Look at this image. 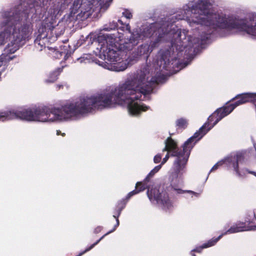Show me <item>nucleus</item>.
I'll use <instances>...</instances> for the list:
<instances>
[{
	"instance_id": "nucleus-27",
	"label": "nucleus",
	"mask_w": 256,
	"mask_h": 256,
	"mask_svg": "<svg viewBox=\"0 0 256 256\" xmlns=\"http://www.w3.org/2000/svg\"><path fill=\"white\" fill-rule=\"evenodd\" d=\"M250 95L251 97L250 102L256 104V93H250Z\"/></svg>"
},
{
	"instance_id": "nucleus-7",
	"label": "nucleus",
	"mask_w": 256,
	"mask_h": 256,
	"mask_svg": "<svg viewBox=\"0 0 256 256\" xmlns=\"http://www.w3.org/2000/svg\"><path fill=\"white\" fill-rule=\"evenodd\" d=\"M32 30V25L30 22L24 23L18 29L14 28L11 36L12 40L8 44L4 51L8 54L14 53L23 44V41L28 40Z\"/></svg>"
},
{
	"instance_id": "nucleus-41",
	"label": "nucleus",
	"mask_w": 256,
	"mask_h": 256,
	"mask_svg": "<svg viewBox=\"0 0 256 256\" xmlns=\"http://www.w3.org/2000/svg\"><path fill=\"white\" fill-rule=\"evenodd\" d=\"M135 41H136L135 40H134V42H132V43H134H134H135Z\"/></svg>"
},
{
	"instance_id": "nucleus-2",
	"label": "nucleus",
	"mask_w": 256,
	"mask_h": 256,
	"mask_svg": "<svg viewBox=\"0 0 256 256\" xmlns=\"http://www.w3.org/2000/svg\"><path fill=\"white\" fill-rule=\"evenodd\" d=\"M193 24H200L201 29L204 30L201 36L202 41L210 40L217 28L244 31L256 38V24L250 26L246 19L214 12L208 0H199L193 6Z\"/></svg>"
},
{
	"instance_id": "nucleus-33",
	"label": "nucleus",
	"mask_w": 256,
	"mask_h": 256,
	"mask_svg": "<svg viewBox=\"0 0 256 256\" xmlns=\"http://www.w3.org/2000/svg\"><path fill=\"white\" fill-rule=\"evenodd\" d=\"M165 151L168 152V154L170 152H171L169 148H168V146H166V144L164 148L162 150V152H165Z\"/></svg>"
},
{
	"instance_id": "nucleus-21",
	"label": "nucleus",
	"mask_w": 256,
	"mask_h": 256,
	"mask_svg": "<svg viewBox=\"0 0 256 256\" xmlns=\"http://www.w3.org/2000/svg\"><path fill=\"white\" fill-rule=\"evenodd\" d=\"M188 125V122L187 120L184 118H180L176 121V126L179 128L185 129L186 128Z\"/></svg>"
},
{
	"instance_id": "nucleus-30",
	"label": "nucleus",
	"mask_w": 256,
	"mask_h": 256,
	"mask_svg": "<svg viewBox=\"0 0 256 256\" xmlns=\"http://www.w3.org/2000/svg\"><path fill=\"white\" fill-rule=\"evenodd\" d=\"M169 157H170L169 154L167 153V154H166L165 157L163 158V160L161 162L162 164L163 165L164 164L167 162V160H168Z\"/></svg>"
},
{
	"instance_id": "nucleus-26",
	"label": "nucleus",
	"mask_w": 256,
	"mask_h": 256,
	"mask_svg": "<svg viewBox=\"0 0 256 256\" xmlns=\"http://www.w3.org/2000/svg\"><path fill=\"white\" fill-rule=\"evenodd\" d=\"M154 174H155L154 172L152 170L150 172V173L148 174V176H146V178H145V179L144 180V182H148L150 181V178H152L154 175Z\"/></svg>"
},
{
	"instance_id": "nucleus-9",
	"label": "nucleus",
	"mask_w": 256,
	"mask_h": 256,
	"mask_svg": "<svg viewBox=\"0 0 256 256\" xmlns=\"http://www.w3.org/2000/svg\"><path fill=\"white\" fill-rule=\"evenodd\" d=\"M130 198H128V194L124 198H122V200H119L118 202V204L116 206L115 210L114 211V214L113 215V216L114 218L116 219V224L114 226V228L110 230V231L106 232V234H104V236H102L99 240H98L96 242L92 244L90 246L86 248L84 250L80 252L79 254L82 256L86 252H88L90 250H92L95 246H96L97 244H98L102 240L106 235L110 234L111 232H114L116 228L120 224V222L118 220V217L121 214L122 211V210L126 207V206L128 202V200Z\"/></svg>"
},
{
	"instance_id": "nucleus-5",
	"label": "nucleus",
	"mask_w": 256,
	"mask_h": 256,
	"mask_svg": "<svg viewBox=\"0 0 256 256\" xmlns=\"http://www.w3.org/2000/svg\"><path fill=\"white\" fill-rule=\"evenodd\" d=\"M174 190L176 194H182L184 192H192L190 190H184L177 186L170 184L169 186L163 184L158 188H154L147 190L148 196L152 202L160 204L163 209H168L172 206V202L169 198L168 193Z\"/></svg>"
},
{
	"instance_id": "nucleus-37",
	"label": "nucleus",
	"mask_w": 256,
	"mask_h": 256,
	"mask_svg": "<svg viewBox=\"0 0 256 256\" xmlns=\"http://www.w3.org/2000/svg\"><path fill=\"white\" fill-rule=\"evenodd\" d=\"M118 22L120 24H122V25H124V24H123V22H122V20H118Z\"/></svg>"
},
{
	"instance_id": "nucleus-8",
	"label": "nucleus",
	"mask_w": 256,
	"mask_h": 256,
	"mask_svg": "<svg viewBox=\"0 0 256 256\" xmlns=\"http://www.w3.org/2000/svg\"><path fill=\"white\" fill-rule=\"evenodd\" d=\"M51 0H32L35 14L39 17L44 16L46 12L49 14H55L65 10L72 2V0H57L58 6L53 8L50 6Z\"/></svg>"
},
{
	"instance_id": "nucleus-13",
	"label": "nucleus",
	"mask_w": 256,
	"mask_h": 256,
	"mask_svg": "<svg viewBox=\"0 0 256 256\" xmlns=\"http://www.w3.org/2000/svg\"><path fill=\"white\" fill-rule=\"evenodd\" d=\"M246 226L245 222H238L234 224L229 229H228L226 232L222 233L220 236H222V238L223 236L226 234L236 233L246 230Z\"/></svg>"
},
{
	"instance_id": "nucleus-40",
	"label": "nucleus",
	"mask_w": 256,
	"mask_h": 256,
	"mask_svg": "<svg viewBox=\"0 0 256 256\" xmlns=\"http://www.w3.org/2000/svg\"><path fill=\"white\" fill-rule=\"evenodd\" d=\"M192 256H196V255L194 254H192Z\"/></svg>"
},
{
	"instance_id": "nucleus-38",
	"label": "nucleus",
	"mask_w": 256,
	"mask_h": 256,
	"mask_svg": "<svg viewBox=\"0 0 256 256\" xmlns=\"http://www.w3.org/2000/svg\"><path fill=\"white\" fill-rule=\"evenodd\" d=\"M130 26L129 25V24H128L126 25V28L130 30Z\"/></svg>"
},
{
	"instance_id": "nucleus-32",
	"label": "nucleus",
	"mask_w": 256,
	"mask_h": 256,
	"mask_svg": "<svg viewBox=\"0 0 256 256\" xmlns=\"http://www.w3.org/2000/svg\"><path fill=\"white\" fill-rule=\"evenodd\" d=\"M110 29L112 30L115 29L118 27V24L116 22H112V24H110Z\"/></svg>"
},
{
	"instance_id": "nucleus-31",
	"label": "nucleus",
	"mask_w": 256,
	"mask_h": 256,
	"mask_svg": "<svg viewBox=\"0 0 256 256\" xmlns=\"http://www.w3.org/2000/svg\"><path fill=\"white\" fill-rule=\"evenodd\" d=\"M162 165V164H160L158 166H155L154 168L152 169L153 171L154 172L155 174L158 171H159V170L161 168Z\"/></svg>"
},
{
	"instance_id": "nucleus-28",
	"label": "nucleus",
	"mask_w": 256,
	"mask_h": 256,
	"mask_svg": "<svg viewBox=\"0 0 256 256\" xmlns=\"http://www.w3.org/2000/svg\"><path fill=\"white\" fill-rule=\"evenodd\" d=\"M162 160V155L160 154H157L154 158V162L156 164L159 163Z\"/></svg>"
},
{
	"instance_id": "nucleus-25",
	"label": "nucleus",
	"mask_w": 256,
	"mask_h": 256,
	"mask_svg": "<svg viewBox=\"0 0 256 256\" xmlns=\"http://www.w3.org/2000/svg\"><path fill=\"white\" fill-rule=\"evenodd\" d=\"M122 15L128 19H131L132 18V12L128 10H125L122 12Z\"/></svg>"
},
{
	"instance_id": "nucleus-39",
	"label": "nucleus",
	"mask_w": 256,
	"mask_h": 256,
	"mask_svg": "<svg viewBox=\"0 0 256 256\" xmlns=\"http://www.w3.org/2000/svg\"><path fill=\"white\" fill-rule=\"evenodd\" d=\"M140 38V36H138L136 37V40H138V38Z\"/></svg>"
},
{
	"instance_id": "nucleus-20",
	"label": "nucleus",
	"mask_w": 256,
	"mask_h": 256,
	"mask_svg": "<svg viewBox=\"0 0 256 256\" xmlns=\"http://www.w3.org/2000/svg\"><path fill=\"white\" fill-rule=\"evenodd\" d=\"M244 160V156L242 154H237L236 156V161L232 164V166L234 168V171L238 176H240V172L239 171L238 168V162L241 160Z\"/></svg>"
},
{
	"instance_id": "nucleus-18",
	"label": "nucleus",
	"mask_w": 256,
	"mask_h": 256,
	"mask_svg": "<svg viewBox=\"0 0 256 256\" xmlns=\"http://www.w3.org/2000/svg\"><path fill=\"white\" fill-rule=\"evenodd\" d=\"M146 183L147 182H137L136 184V189L128 193V198H131L134 195L144 191L146 188V186L145 185Z\"/></svg>"
},
{
	"instance_id": "nucleus-15",
	"label": "nucleus",
	"mask_w": 256,
	"mask_h": 256,
	"mask_svg": "<svg viewBox=\"0 0 256 256\" xmlns=\"http://www.w3.org/2000/svg\"><path fill=\"white\" fill-rule=\"evenodd\" d=\"M222 238V236H219L218 238H213L210 240L208 242L203 244L202 246L196 247L194 249L192 252H200L204 248H208L214 246L216 243Z\"/></svg>"
},
{
	"instance_id": "nucleus-3",
	"label": "nucleus",
	"mask_w": 256,
	"mask_h": 256,
	"mask_svg": "<svg viewBox=\"0 0 256 256\" xmlns=\"http://www.w3.org/2000/svg\"><path fill=\"white\" fill-rule=\"evenodd\" d=\"M210 130L208 122L204 125L190 138L183 144L182 149L178 147L176 142L170 137L165 142V144L171 152V156L176 157L173 165L174 172L176 177H181L186 171V166L190 155V151L196 144Z\"/></svg>"
},
{
	"instance_id": "nucleus-23",
	"label": "nucleus",
	"mask_w": 256,
	"mask_h": 256,
	"mask_svg": "<svg viewBox=\"0 0 256 256\" xmlns=\"http://www.w3.org/2000/svg\"><path fill=\"white\" fill-rule=\"evenodd\" d=\"M226 162H230V159L229 158H226L224 160H220V161L218 162L216 164L212 167V168L210 170V172H212V171H214V170H217L220 166H221L223 165Z\"/></svg>"
},
{
	"instance_id": "nucleus-22",
	"label": "nucleus",
	"mask_w": 256,
	"mask_h": 256,
	"mask_svg": "<svg viewBox=\"0 0 256 256\" xmlns=\"http://www.w3.org/2000/svg\"><path fill=\"white\" fill-rule=\"evenodd\" d=\"M81 6L80 0H74L72 7L71 13L75 14L78 12V9L80 8Z\"/></svg>"
},
{
	"instance_id": "nucleus-4",
	"label": "nucleus",
	"mask_w": 256,
	"mask_h": 256,
	"mask_svg": "<svg viewBox=\"0 0 256 256\" xmlns=\"http://www.w3.org/2000/svg\"><path fill=\"white\" fill-rule=\"evenodd\" d=\"M60 29L56 22L52 17L46 18L42 22L41 26L36 33L34 40L35 47L38 50H42L46 46L57 40L58 36L64 33L63 28Z\"/></svg>"
},
{
	"instance_id": "nucleus-6",
	"label": "nucleus",
	"mask_w": 256,
	"mask_h": 256,
	"mask_svg": "<svg viewBox=\"0 0 256 256\" xmlns=\"http://www.w3.org/2000/svg\"><path fill=\"white\" fill-rule=\"evenodd\" d=\"M250 93L248 92L237 94L230 100H235L234 103L226 104V106L218 108L208 117L206 122H208V126L210 127L211 129L222 118L229 114L236 107L250 102Z\"/></svg>"
},
{
	"instance_id": "nucleus-1",
	"label": "nucleus",
	"mask_w": 256,
	"mask_h": 256,
	"mask_svg": "<svg viewBox=\"0 0 256 256\" xmlns=\"http://www.w3.org/2000/svg\"><path fill=\"white\" fill-rule=\"evenodd\" d=\"M94 109H96V94L90 97H80L75 100L66 102L60 108L20 107L0 110V121L20 119L29 122H46L51 114L54 120H66L90 112Z\"/></svg>"
},
{
	"instance_id": "nucleus-36",
	"label": "nucleus",
	"mask_w": 256,
	"mask_h": 256,
	"mask_svg": "<svg viewBox=\"0 0 256 256\" xmlns=\"http://www.w3.org/2000/svg\"><path fill=\"white\" fill-rule=\"evenodd\" d=\"M248 173L252 174L256 176V172H252V171H248Z\"/></svg>"
},
{
	"instance_id": "nucleus-16",
	"label": "nucleus",
	"mask_w": 256,
	"mask_h": 256,
	"mask_svg": "<svg viewBox=\"0 0 256 256\" xmlns=\"http://www.w3.org/2000/svg\"><path fill=\"white\" fill-rule=\"evenodd\" d=\"M106 54H104L105 56H106L107 58L111 62H118L120 60L119 51L108 48H106Z\"/></svg>"
},
{
	"instance_id": "nucleus-12",
	"label": "nucleus",
	"mask_w": 256,
	"mask_h": 256,
	"mask_svg": "<svg viewBox=\"0 0 256 256\" xmlns=\"http://www.w3.org/2000/svg\"><path fill=\"white\" fill-rule=\"evenodd\" d=\"M162 31L161 28H157L156 26V24H150L149 26L146 27L144 28L142 32V35L144 37L150 38L154 35L158 36L160 34H162V38L164 37L165 34L164 32L160 33Z\"/></svg>"
},
{
	"instance_id": "nucleus-14",
	"label": "nucleus",
	"mask_w": 256,
	"mask_h": 256,
	"mask_svg": "<svg viewBox=\"0 0 256 256\" xmlns=\"http://www.w3.org/2000/svg\"><path fill=\"white\" fill-rule=\"evenodd\" d=\"M176 34V38L172 40V47L173 49L175 48L179 52H182L186 48V45L184 42L181 40V32H180Z\"/></svg>"
},
{
	"instance_id": "nucleus-19",
	"label": "nucleus",
	"mask_w": 256,
	"mask_h": 256,
	"mask_svg": "<svg viewBox=\"0 0 256 256\" xmlns=\"http://www.w3.org/2000/svg\"><path fill=\"white\" fill-rule=\"evenodd\" d=\"M62 70V68H58L56 70L50 72L47 79L46 80L45 82L46 83H53L55 82L58 79V76Z\"/></svg>"
},
{
	"instance_id": "nucleus-11",
	"label": "nucleus",
	"mask_w": 256,
	"mask_h": 256,
	"mask_svg": "<svg viewBox=\"0 0 256 256\" xmlns=\"http://www.w3.org/2000/svg\"><path fill=\"white\" fill-rule=\"evenodd\" d=\"M170 52L168 50H160L158 53V61L160 65H162L163 68L170 70L174 68V66L178 64L176 58L170 59Z\"/></svg>"
},
{
	"instance_id": "nucleus-35",
	"label": "nucleus",
	"mask_w": 256,
	"mask_h": 256,
	"mask_svg": "<svg viewBox=\"0 0 256 256\" xmlns=\"http://www.w3.org/2000/svg\"><path fill=\"white\" fill-rule=\"evenodd\" d=\"M64 86L62 84H56V88L57 90H60V88H63Z\"/></svg>"
},
{
	"instance_id": "nucleus-24",
	"label": "nucleus",
	"mask_w": 256,
	"mask_h": 256,
	"mask_svg": "<svg viewBox=\"0 0 256 256\" xmlns=\"http://www.w3.org/2000/svg\"><path fill=\"white\" fill-rule=\"evenodd\" d=\"M102 5V8L107 9L112 0H96Z\"/></svg>"
},
{
	"instance_id": "nucleus-17",
	"label": "nucleus",
	"mask_w": 256,
	"mask_h": 256,
	"mask_svg": "<svg viewBox=\"0 0 256 256\" xmlns=\"http://www.w3.org/2000/svg\"><path fill=\"white\" fill-rule=\"evenodd\" d=\"M112 68L116 72L124 70L128 67L126 62L120 58V60L118 62H112Z\"/></svg>"
},
{
	"instance_id": "nucleus-34",
	"label": "nucleus",
	"mask_w": 256,
	"mask_h": 256,
	"mask_svg": "<svg viewBox=\"0 0 256 256\" xmlns=\"http://www.w3.org/2000/svg\"><path fill=\"white\" fill-rule=\"evenodd\" d=\"M56 134L57 135L61 134L62 136H64L66 134L65 133H62L61 131L60 130H56Z\"/></svg>"
},
{
	"instance_id": "nucleus-10",
	"label": "nucleus",
	"mask_w": 256,
	"mask_h": 256,
	"mask_svg": "<svg viewBox=\"0 0 256 256\" xmlns=\"http://www.w3.org/2000/svg\"><path fill=\"white\" fill-rule=\"evenodd\" d=\"M162 34H160L150 44L148 43L139 46L134 52V56L136 58L143 57L147 60L154 49L158 46V43L162 40Z\"/></svg>"
},
{
	"instance_id": "nucleus-29",
	"label": "nucleus",
	"mask_w": 256,
	"mask_h": 256,
	"mask_svg": "<svg viewBox=\"0 0 256 256\" xmlns=\"http://www.w3.org/2000/svg\"><path fill=\"white\" fill-rule=\"evenodd\" d=\"M103 228L102 226H98L94 230V234H98L99 232H100L102 230Z\"/></svg>"
}]
</instances>
